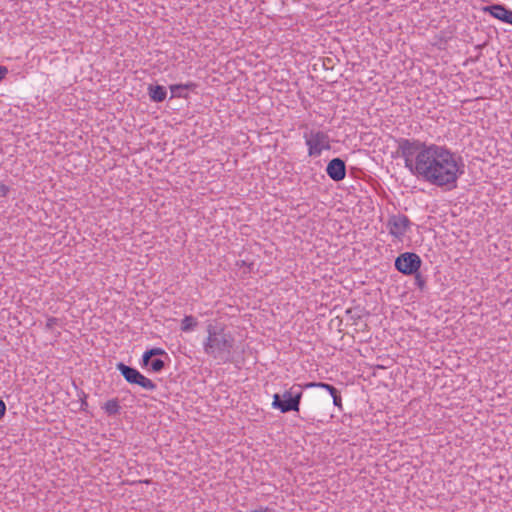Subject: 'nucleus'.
<instances>
[{"label": "nucleus", "instance_id": "obj_5", "mask_svg": "<svg viewBox=\"0 0 512 512\" xmlns=\"http://www.w3.org/2000/svg\"><path fill=\"white\" fill-rule=\"evenodd\" d=\"M116 368L125 378V380L130 384H137L148 391H154L157 387V385L152 380L145 377L137 369L131 366L120 362L116 365Z\"/></svg>", "mask_w": 512, "mask_h": 512}, {"label": "nucleus", "instance_id": "obj_15", "mask_svg": "<svg viewBox=\"0 0 512 512\" xmlns=\"http://www.w3.org/2000/svg\"><path fill=\"white\" fill-rule=\"evenodd\" d=\"M306 387L307 388H311V387L323 388V389L327 390L331 396H334L339 392L334 386H332L328 383H324V382H310V383L306 384Z\"/></svg>", "mask_w": 512, "mask_h": 512}, {"label": "nucleus", "instance_id": "obj_10", "mask_svg": "<svg viewBox=\"0 0 512 512\" xmlns=\"http://www.w3.org/2000/svg\"><path fill=\"white\" fill-rule=\"evenodd\" d=\"M147 92L150 100L156 103L163 102L167 96L166 88L162 85L150 84L147 88Z\"/></svg>", "mask_w": 512, "mask_h": 512}, {"label": "nucleus", "instance_id": "obj_19", "mask_svg": "<svg viewBox=\"0 0 512 512\" xmlns=\"http://www.w3.org/2000/svg\"><path fill=\"white\" fill-rule=\"evenodd\" d=\"M148 352L152 358L155 356H160V355H164V356L168 357L167 353L161 348H152V349L148 350Z\"/></svg>", "mask_w": 512, "mask_h": 512}, {"label": "nucleus", "instance_id": "obj_21", "mask_svg": "<svg viewBox=\"0 0 512 512\" xmlns=\"http://www.w3.org/2000/svg\"><path fill=\"white\" fill-rule=\"evenodd\" d=\"M332 398H333L334 405L341 408L342 399H341L340 393L338 392L336 395L332 396Z\"/></svg>", "mask_w": 512, "mask_h": 512}, {"label": "nucleus", "instance_id": "obj_13", "mask_svg": "<svg viewBox=\"0 0 512 512\" xmlns=\"http://www.w3.org/2000/svg\"><path fill=\"white\" fill-rule=\"evenodd\" d=\"M120 405L117 399L108 400L105 403L104 409L109 415H116L120 412Z\"/></svg>", "mask_w": 512, "mask_h": 512}, {"label": "nucleus", "instance_id": "obj_23", "mask_svg": "<svg viewBox=\"0 0 512 512\" xmlns=\"http://www.w3.org/2000/svg\"><path fill=\"white\" fill-rule=\"evenodd\" d=\"M8 74V68L6 66H0V81H2Z\"/></svg>", "mask_w": 512, "mask_h": 512}, {"label": "nucleus", "instance_id": "obj_18", "mask_svg": "<svg viewBox=\"0 0 512 512\" xmlns=\"http://www.w3.org/2000/svg\"><path fill=\"white\" fill-rule=\"evenodd\" d=\"M413 275H414L415 285L420 290H423L426 286V279L420 273H418V271Z\"/></svg>", "mask_w": 512, "mask_h": 512}, {"label": "nucleus", "instance_id": "obj_24", "mask_svg": "<svg viewBox=\"0 0 512 512\" xmlns=\"http://www.w3.org/2000/svg\"><path fill=\"white\" fill-rule=\"evenodd\" d=\"M252 512H276V511L269 507L260 506L259 508L253 510Z\"/></svg>", "mask_w": 512, "mask_h": 512}, {"label": "nucleus", "instance_id": "obj_2", "mask_svg": "<svg viewBox=\"0 0 512 512\" xmlns=\"http://www.w3.org/2000/svg\"><path fill=\"white\" fill-rule=\"evenodd\" d=\"M207 338L203 343L204 352L215 360L224 363L232 360L235 338L222 324L207 325Z\"/></svg>", "mask_w": 512, "mask_h": 512}, {"label": "nucleus", "instance_id": "obj_26", "mask_svg": "<svg viewBox=\"0 0 512 512\" xmlns=\"http://www.w3.org/2000/svg\"><path fill=\"white\" fill-rule=\"evenodd\" d=\"M57 322L56 318H49L47 321V327L51 328Z\"/></svg>", "mask_w": 512, "mask_h": 512}, {"label": "nucleus", "instance_id": "obj_12", "mask_svg": "<svg viewBox=\"0 0 512 512\" xmlns=\"http://www.w3.org/2000/svg\"><path fill=\"white\" fill-rule=\"evenodd\" d=\"M198 322L192 315L185 316L181 321V330L184 332H190L194 330Z\"/></svg>", "mask_w": 512, "mask_h": 512}, {"label": "nucleus", "instance_id": "obj_25", "mask_svg": "<svg viewBox=\"0 0 512 512\" xmlns=\"http://www.w3.org/2000/svg\"><path fill=\"white\" fill-rule=\"evenodd\" d=\"M8 192V188L5 185H0V196H6Z\"/></svg>", "mask_w": 512, "mask_h": 512}, {"label": "nucleus", "instance_id": "obj_22", "mask_svg": "<svg viewBox=\"0 0 512 512\" xmlns=\"http://www.w3.org/2000/svg\"><path fill=\"white\" fill-rule=\"evenodd\" d=\"M5 413H6V404L2 399H0V420L5 416Z\"/></svg>", "mask_w": 512, "mask_h": 512}, {"label": "nucleus", "instance_id": "obj_1", "mask_svg": "<svg viewBox=\"0 0 512 512\" xmlns=\"http://www.w3.org/2000/svg\"><path fill=\"white\" fill-rule=\"evenodd\" d=\"M397 153L413 175L447 190L456 188L459 177L464 173L461 158L446 146L401 138Z\"/></svg>", "mask_w": 512, "mask_h": 512}, {"label": "nucleus", "instance_id": "obj_11", "mask_svg": "<svg viewBox=\"0 0 512 512\" xmlns=\"http://www.w3.org/2000/svg\"><path fill=\"white\" fill-rule=\"evenodd\" d=\"M196 87V84L189 82L186 84H174L170 86L171 98H186L187 92Z\"/></svg>", "mask_w": 512, "mask_h": 512}, {"label": "nucleus", "instance_id": "obj_17", "mask_svg": "<svg viewBox=\"0 0 512 512\" xmlns=\"http://www.w3.org/2000/svg\"><path fill=\"white\" fill-rule=\"evenodd\" d=\"M164 367H165L164 361L161 359L155 358V359H152L148 368H149V370L157 373V372H160Z\"/></svg>", "mask_w": 512, "mask_h": 512}, {"label": "nucleus", "instance_id": "obj_14", "mask_svg": "<svg viewBox=\"0 0 512 512\" xmlns=\"http://www.w3.org/2000/svg\"><path fill=\"white\" fill-rule=\"evenodd\" d=\"M306 387L307 388H311V387L323 388V389L327 390L331 396H334L339 392L334 386H332L328 383H324V382H310V383L306 384Z\"/></svg>", "mask_w": 512, "mask_h": 512}, {"label": "nucleus", "instance_id": "obj_8", "mask_svg": "<svg viewBox=\"0 0 512 512\" xmlns=\"http://www.w3.org/2000/svg\"><path fill=\"white\" fill-rule=\"evenodd\" d=\"M327 175L333 181H341L346 176V164L341 158H334L329 161L326 167Z\"/></svg>", "mask_w": 512, "mask_h": 512}, {"label": "nucleus", "instance_id": "obj_3", "mask_svg": "<svg viewBox=\"0 0 512 512\" xmlns=\"http://www.w3.org/2000/svg\"><path fill=\"white\" fill-rule=\"evenodd\" d=\"M302 394V387L300 385H293L282 395L278 393L274 394L272 406L273 408L280 410L282 413L299 411Z\"/></svg>", "mask_w": 512, "mask_h": 512}, {"label": "nucleus", "instance_id": "obj_7", "mask_svg": "<svg viewBox=\"0 0 512 512\" xmlns=\"http://www.w3.org/2000/svg\"><path fill=\"white\" fill-rule=\"evenodd\" d=\"M411 222L406 215H392L388 219L387 228L389 233L397 239H401L407 232Z\"/></svg>", "mask_w": 512, "mask_h": 512}, {"label": "nucleus", "instance_id": "obj_6", "mask_svg": "<svg viewBox=\"0 0 512 512\" xmlns=\"http://www.w3.org/2000/svg\"><path fill=\"white\" fill-rule=\"evenodd\" d=\"M421 258L413 252H405L395 259V268L404 275H413L421 267Z\"/></svg>", "mask_w": 512, "mask_h": 512}, {"label": "nucleus", "instance_id": "obj_20", "mask_svg": "<svg viewBox=\"0 0 512 512\" xmlns=\"http://www.w3.org/2000/svg\"><path fill=\"white\" fill-rule=\"evenodd\" d=\"M152 359L153 358L149 354L148 350L146 352H144V354L142 356V366L143 367H149L150 362L152 361Z\"/></svg>", "mask_w": 512, "mask_h": 512}, {"label": "nucleus", "instance_id": "obj_16", "mask_svg": "<svg viewBox=\"0 0 512 512\" xmlns=\"http://www.w3.org/2000/svg\"><path fill=\"white\" fill-rule=\"evenodd\" d=\"M306 387L307 388H311V387L323 388V389L327 390L331 396H334L339 392L334 386H332L328 383H324V382H310V383L306 384Z\"/></svg>", "mask_w": 512, "mask_h": 512}, {"label": "nucleus", "instance_id": "obj_4", "mask_svg": "<svg viewBox=\"0 0 512 512\" xmlns=\"http://www.w3.org/2000/svg\"><path fill=\"white\" fill-rule=\"evenodd\" d=\"M309 156H320L323 150L331 149L330 138L323 131H311L304 134Z\"/></svg>", "mask_w": 512, "mask_h": 512}, {"label": "nucleus", "instance_id": "obj_9", "mask_svg": "<svg viewBox=\"0 0 512 512\" xmlns=\"http://www.w3.org/2000/svg\"><path fill=\"white\" fill-rule=\"evenodd\" d=\"M483 10L490 13L494 18L512 25V10L506 8L504 5L493 4L485 7Z\"/></svg>", "mask_w": 512, "mask_h": 512}]
</instances>
